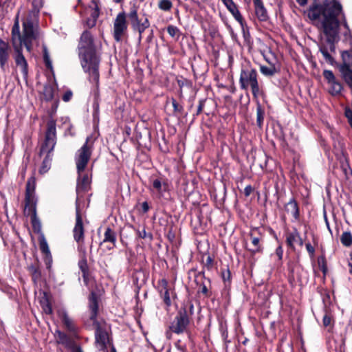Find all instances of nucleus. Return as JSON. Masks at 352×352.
I'll return each mask as SVG.
<instances>
[{
	"instance_id": "nucleus-28",
	"label": "nucleus",
	"mask_w": 352,
	"mask_h": 352,
	"mask_svg": "<svg viewBox=\"0 0 352 352\" xmlns=\"http://www.w3.org/2000/svg\"><path fill=\"white\" fill-rule=\"evenodd\" d=\"M167 32L168 34L175 41H178L182 35V32L177 27L173 25H169L167 27Z\"/></svg>"
},
{
	"instance_id": "nucleus-41",
	"label": "nucleus",
	"mask_w": 352,
	"mask_h": 352,
	"mask_svg": "<svg viewBox=\"0 0 352 352\" xmlns=\"http://www.w3.org/2000/svg\"><path fill=\"white\" fill-rule=\"evenodd\" d=\"M171 102L174 112L176 113H182L183 111V107L181 104H179L174 98L171 99Z\"/></svg>"
},
{
	"instance_id": "nucleus-12",
	"label": "nucleus",
	"mask_w": 352,
	"mask_h": 352,
	"mask_svg": "<svg viewBox=\"0 0 352 352\" xmlns=\"http://www.w3.org/2000/svg\"><path fill=\"white\" fill-rule=\"evenodd\" d=\"M16 52L14 57L15 63L18 67H20L23 78L27 80L28 76V62L22 54V46L14 47Z\"/></svg>"
},
{
	"instance_id": "nucleus-58",
	"label": "nucleus",
	"mask_w": 352,
	"mask_h": 352,
	"mask_svg": "<svg viewBox=\"0 0 352 352\" xmlns=\"http://www.w3.org/2000/svg\"><path fill=\"white\" fill-rule=\"evenodd\" d=\"M222 336H223V339L226 340L228 338V332L226 331H223Z\"/></svg>"
},
{
	"instance_id": "nucleus-59",
	"label": "nucleus",
	"mask_w": 352,
	"mask_h": 352,
	"mask_svg": "<svg viewBox=\"0 0 352 352\" xmlns=\"http://www.w3.org/2000/svg\"><path fill=\"white\" fill-rule=\"evenodd\" d=\"M175 346H177V347L180 351H182V352H184V349H183L182 346H180L178 344H175Z\"/></svg>"
},
{
	"instance_id": "nucleus-20",
	"label": "nucleus",
	"mask_w": 352,
	"mask_h": 352,
	"mask_svg": "<svg viewBox=\"0 0 352 352\" xmlns=\"http://www.w3.org/2000/svg\"><path fill=\"white\" fill-rule=\"evenodd\" d=\"M12 42L13 47L22 46V36L20 33V27L18 19L16 20L12 29Z\"/></svg>"
},
{
	"instance_id": "nucleus-40",
	"label": "nucleus",
	"mask_w": 352,
	"mask_h": 352,
	"mask_svg": "<svg viewBox=\"0 0 352 352\" xmlns=\"http://www.w3.org/2000/svg\"><path fill=\"white\" fill-rule=\"evenodd\" d=\"M136 233L141 239H148L149 240H152L153 239L152 234L151 233H147L145 229H142V230H138Z\"/></svg>"
},
{
	"instance_id": "nucleus-51",
	"label": "nucleus",
	"mask_w": 352,
	"mask_h": 352,
	"mask_svg": "<svg viewBox=\"0 0 352 352\" xmlns=\"http://www.w3.org/2000/svg\"><path fill=\"white\" fill-rule=\"evenodd\" d=\"M252 192V188L251 186H247L244 189V193L245 196H249Z\"/></svg>"
},
{
	"instance_id": "nucleus-48",
	"label": "nucleus",
	"mask_w": 352,
	"mask_h": 352,
	"mask_svg": "<svg viewBox=\"0 0 352 352\" xmlns=\"http://www.w3.org/2000/svg\"><path fill=\"white\" fill-rule=\"evenodd\" d=\"M222 278H223V280L225 282L230 280V272L229 270H228L226 272H223L222 273Z\"/></svg>"
},
{
	"instance_id": "nucleus-46",
	"label": "nucleus",
	"mask_w": 352,
	"mask_h": 352,
	"mask_svg": "<svg viewBox=\"0 0 352 352\" xmlns=\"http://www.w3.org/2000/svg\"><path fill=\"white\" fill-rule=\"evenodd\" d=\"M85 23L88 28H93L96 25V20L91 18H89L86 20Z\"/></svg>"
},
{
	"instance_id": "nucleus-19",
	"label": "nucleus",
	"mask_w": 352,
	"mask_h": 352,
	"mask_svg": "<svg viewBox=\"0 0 352 352\" xmlns=\"http://www.w3.org/2000/svg\"><path fill=\"white\" fill-rule=\"evenodd\" d=\"M36 186V179L34 177H31L28 179L26 184L25 201L26 205L30 204L33 201L34 194Z\"/></svg>"
},
{
	"instance_id": "nucleus-30",
	"label": "nucleus",
	"mask_w": 352,
	"mask_h": 352,
	"mask_svg": "<svg viewBox=\"0 0 352 352\" xmlns=\"http://www.w3.org/2000/svg\"><path fill=\"white\" fill-rule=\"evenodd\" d=\"M340 241L345 247L352 245V234L350 232H344L340 236Z\"/></svg>"
},
{
	"instance_id": "nucleus-23",
	"label": "nucleus",
	"mask_w": 352,
	"mask_h": 352,
	"mask_svg": "<svg viewBox=\"0 0 352 352\" xmlns=\"http://www.w3.org/2000/svg\"><path fill=\"white\" fill-rule=\"evenodd\" d=\"M153 188L158 195L162 197L163 193L168 190V185L165 180L157 178L153 181Z\"/></svg>"
},
{
	"instance_id": "nucleus-64",
	"label": "nucleus",
	"mask_w": 352,
	"mask_h": 352,
	"mask_svg": "<svg viewBox=\"0 0 352 352\" xmlns=\"http://www.w3.org/2000/svg\"><path fill=\"white\" fill-rule=\"evenodd\" d=\"M204 292H206V287H204Z\"/></svg>"
},
{
	"instance_id": "nucleus-1",
	"label": "nucleus",
	"mask_w": 352,
	"mask_h": 352,
	"mask_svg": "<svg viewBox=\"0 0 352 352\" xmlns=\"http://www.w3.org/2000/svg\"><path fill=\"white\" fill-rule=\"evenodd\" d=\"M308 17L326 36L320 45V52L324 58L332 63L333 58L331 53L335 52V42L338 38L339 27L342 24L346 31V38L351 37V32L342 5L337 1H325L322 3H315L307 11Z\"/></svg>"
},
{
	"instance_id": "nucleus-37",
	"label": "nucleus",
	"mask_w": 352,
	"mask_h": 352,
	"mask_svg": "<svg viewBox=\"0 0 352 352\" xmlns=\"http://www.w3.org/2000/svg\"><path fill=\"white\" fill-rule=\"evenodd\" d=\"M323 76L327 80L328 83L333 82L336 78L333 73L331 70H324L323 72Z\"/></svg>"
},
{
	"instance_id": "nucleus-14",
	"label": "nucleus",
	"mask_w": 352,
	"mask_h": 352,
	"mask_svg": "<svg viewBox=\"0 0 352 352\" xmlns=\"http://www.w3.org/2000/svg\"><path fill=\"white\" fill-rule=\"evenodd\" d=\"M223 3L227 9L231 12L234 18L240 23L241 26L243 25V19L241 16L236 5L232 0H222Z\"/></svg>"
},
{
	"instance_id": "nucleus-16",
	"label": "nucleus",
	"mask_w": 352,
	"mask_h": 352,
	"mask_svg": "<svg viewBox=\"0 0 352 352\" xmlns=\"http://www.w3.org/2000/svg\"><path fill=\"white\" fill-rule=\"evenodd\" d=\"M89 308L90 310V320L94 323L96 321L98 311V302L96 294L93 292L91 294L89 298Z\"/></svg>"
},
{
	"instance_id": "nucleus-32",
	"label": "nucleus",
	"mask_w": 352,
	"mask_h": 352,
	"mask_svg": "<svg viewBox=\"0 0 352 352\" xmlns=\"http://www.w3.org/2000/svg\"><path fill=\"white\" fill-rule=\"evenodd\" d=\"M43 96L46 100H51L54 97V89L51 85H45L43 88Z\"/></svg>"
},
{
	"instance_id": "nucleus-29",
	"label": "nucleus",
	"mask_w": 352,
	"mask_h": 352,
	"mask_svg": "<svg viewBox=\"0 0 352 352\" xmlns=\"http://www.w3.org/2000/svg\"><path fill=\"white\" fill-rule=\"evenodd\" d=\"M116 241V236L114 231H113L110 228H107L104 234L103 242H110L115 245Z\"/></svg>"
},
{
	"instance_id": "nucleus-27",
	"label": "nucleus",
	"mask_w": 352,
	"mask_h": 352,
	"mask_svg": "<svg viewBox=\"0 0 352 352\" xmlns=\"http://www.w3.org/2000/svg\"><path fill=\"white\" fill-rule=\"evenodd\" d=\"M40 304L41 306V308L43 309V311L46 314H52V309L51 304L50 302V300L47 296L46 293L43 294V296L40 300Z\"/></svg>"
},
{
	"instance_id": "nucleus-53",
	"label": "nucleus",
	"mask_w": 352,
	"mask_h": 352,
	"mask_svg": "<svg viewBox=\"0 0 352 352\" xmlns=\"http://www.w3.org/2000/svg\"><path fill=\"white\" fill-rule=\"evenodd\" d=\"M212 259L210 256H208L207 258H206V265L210 267L212 265Z\"/></svg>"
},
{
	"instance_id": "nucleus-15",
	"label": "nucleus",
	"mask_w": 352,
	"mask_h": 352,
	"mask_svg": "<svg viewBox=\"0 0 352 352\" xmlns=\"http://www.w3.org/2000/svg\"><path fill=\"white\" fill-rule=\"evenodd\" d=\"M78 180L76 192L78 194L80 192H84L87 190L89 184L90 179L88 174L85 173V171H82L81 173H78Z\"/></svg>"
},
{
	"instance_id": "nucleus-45",
	"label": "nucleus",
	"mask_w": 352,
	"mask_h": 352,
	"mask_svg": "<svg viewBox=\"0 0 352 352\" xmlns=\"http://www.w3.org/2000/svg\"><path fill=\"white\" fill-rule=\"evenodd\" d=\"M72 92L71 91H67L63 96V100L65 102H68L72 99Z\"/></svg>"
},
{
	"instance_id": "nucleus-54",
	"label": "nucleus",
	"mask_w": 352,
	"mask_h": 352,
	"mask_svg": "<svg viewBox=\"0 0 352 352\" xmlns=\"http://www.w3.org/2000/svg\"><path fill=\"white\" fill-rule=\"evenodd\" d=\"M148 208H149V207H148V205L147 202H144L142 204V209H143V210L144 212H147L148 210Z\"/></svg>"
},
{
	"instance_id": "nucleus-11",
	"label": "nucleus",
	"mask_w": 352,
	"mask_h": 352,
	"mask_svg": "<svg viewBox=\"0 0 352 352\" xmlns=\"http://www.w3.org/2000/svg\"><path fill=\"white\" fill-rule=\"evenodd\" d=\"M10 53L11 49L9 44L0 38V67L3 72L6 71Z\"/></svg>"
},
{
	"instance_id": "nucleus-49",
	"label": "nucleus",
	"mask_w": 352,
	"mask_h": 352,
	"mask_svg": "<svg viewBox=\"0 0 352 352\" xmlns=\"http://www.w3.org/2000/svg\"><path fill=\"white\" fill-rule=\"evenodd\" d=\"M276 254L278 256L279 260L282 259L283 254V248L281 246H278L276 249Z\"/></svg>"
},
{
	"instance_id": "nucleus-56",
	"label": "nucleus",
	"mask_w": 352,
	"mask_h": 352,
	"mask_svg": "<svg viewBox=\"0 0 352 352\" xmlns=\"http://www.w3.org/2000/svg\"><path fill=\"white\" fill-rule=\"evenodd\" d=\"M324 220H325V223H326V225H327V227L328 230H329V231H331V228H330L329 223V221H328V219H327V215H326V214H324Z\"/></svg>"
},
{
	"instance_id": "nucleus-34",
	"label": "nucleus",
	"mask_w": 352,
	"mask_h": 352,
	"mask_svg": "<svg viewBox=\"0 0 352 352\" xmlns=\"http://www.w3.org/2000/svg\"><path fill=\"white\" fill-rule=\"evenodd\" d=\"M90 8H91V18L97 21L100 12L98 6L95 1H92V6H90Z\"/></svg>"
},
{
	"instance_id": "nucleus-38",
	"label": "nucleus",
	"mask_w": 352,
	"mask_h": 352,
	"mask_svg": "<svg viewBox=\"0 0 352 352\" xmlns=\"http://www.w3.org/2000/svg\"><path fill=\"white\" fill-rule=\"evenodd\" d=\"M40 249L42 252L46 255H48L50 253L47 243L44 238H42L40 240Z\"/></svg>"
},
{
	"instance_id": "nucleus-39",
	"label": "nucleus",
	"mask_w": 352,
	"mask_h": 352,
	"mask_svg": "<svg viewBox=\"0 0 352 352\" xmlns=\"http://www.w3.org/2000/svg\"><path fill=\"white\" fill-rule=\"evenodd\" d=\"M56 333L58 335V342L61 344H67L69 342L68 337L63 333L60 331H57Z\"/></svg>"
},
{
	"instance_id": "nucleus-44",
	"label": "nucleus",
	"mask_w": 352,
	"mask_h": 352,
	"mask_svg": "<svg viewBox=\"0 0 352 352\" xmlns=\"http://www.w3.org/2000/svg\"><path fill=\"white\" fill-rule=\"evenodd\" d=\"M305 246H306V249H307V252H309L310 256L311 258H313L314 256V253H315L314 248L310 243H307Z\"/></svg>"
},
{
	"instance_id": "nucleus-55",
	"label": "nucleus",
	"mask_w": 352,
	"mask_h": 352,
	"mask_svg": "<svg viewBox=\"0 0 352 352\" xmlns=\"http://www.w3.org/2000/svg\"><path fill=\"white\" fill-rule=\"evenodd\" d=\"M296 1L299 5L302 6L306 5L307 3V0H296Z\"/></svg>"
},
{
	"instance_id": "nucleus-61",
	"label": "nucleus",
	"mask_w": 352,
	"mask_h": 352,
	"mask_svg": "<svg viewBox=\"0 0 352 352\" xmlns=\"http://www.w3.org/2000/svg\"><path fill=\"white\" fill-rule=\"evenodd\" d=\"M111 352H116V350L113 346L111 348Z\"/></svg>"
},
{
	"instance_id": "nucleus-50",
	"label": "nucleus",
	"mask_w": 352,
	"mask_h": 352,
	"mask_svg": "<svg viewBox=\"0 0 352 352\" xmlns=\"http://www.w3.org/2000/svg\"><path fill=\"white\" fill-rule=\"evenodd\" d=\"M263 117L262 113H261L260 109H258V111H257V122L259 126L261 125V124L263 122Z\"/></svg>"
},
{
	"instance_id": "nucleus-35",
	"label": "nucleus",
	"mask_w": 352,
	"mask_h": 352,
	"mask_svg": "<svg viewBox=\"0 0 352 352\" xmlns=\"http://www.w3.org/2000/svg\"><path fill=\"white\" fill-rule=\"evenodd\" d=\"M29 270L32 274V280L36 283L41 278L40 271L33 265L29 267Z\"/></svg>"
},
{
	"instance_id": "nucleus-9",
	"label": "nucleus",
	"mask_w": 352,
	"mask_h": 352,
	"mask_svg": "<svg viewBox=\"0 0 352 352\" xmlns=\"http://www.w3.org/2000/svg\"><path fill=\"white\" fill-rule=\"evenodd\" d=\"M23 26L22 45H24L27 50L30 52L32 41L36 38L34 24L30 20L27 19L23 22Z\"/></svg>"
},
{
	"instance_id": "nucleus-8",
	"label": "nucleus",
	"mask_w": 352,
	"mask_h": 352,
	"mask_svg": "<svg viewBox=\"0 0 352 352\" xmlns=\"http://www.w3.org/2000/svg\"><path fill=\"white\" fill-rule=\"evenodd\" d=\"M127 15L124 12H119L113 21V36L117 42H120L127 32Z\"/></svg>"
},
{
	"instance_id": "nucleus-17",
	"label": "nucleus",
	"mask_w": 352,
	"mask_h": 352,
	"mask_svg": "<svg viewBox=\"0 0 352 352\" xmlns=\"http://www.w3.org/2000/svg\"><path fill=\"white\" fill-rule=\"evenodd\" d=\"M256 230H253L251 231L250 234V236L251 239V245L252 248H250L248 250L252 254H256L258 252H262L263 248L261 244V240L262 239L261 236H256L255 232Z\"/></svg>"
},
{
	"instance_id": "nucleus-13",
	"label": "nucleus",
	"mask_w": 352,
	"mask_h": 352,
	"mask_svg": "<svg viewBox=\"0 0 352 352\" xmlns=\"http://www.w3.org/2000/svg\"><path fill=\"white\" fill-rule=\"evenodd\" d=\"M96 346L99 351H103L106 349L109 342L107 333L100 328H97L95 333Z\"/></svg>"
},
{
	"instance_id": "nucleus-63",
	"label": "nucleus",
	"mask_w": 352,
	"mask_h": 352,
	"mask_svg": "<svg viewBox=\"0 0 352 352\" xmlns=\"http://www.w3.org/2000/svg\"><path fill=\"white\" fill-rule=\"evenodd\" d=\"M116 3H119L121 0H113Z\"/></svg>"
},
{
	"instance_id": "nucleus-43",
	"label": "nucleus",
	"mask_w": 352,
	"mask_h": 352,
	"mask_svg": "<svg viewBox=\"0 0 352 352\" xmlns=\"http://www.w3.org/2000/svg\"><path fill=\"white\" fill-rule=\"evenodd\" d=\"M79 267L82 272L83 277H85L87 274V265L86 261H81L78 263Z\"/></svg>"
},
{
	"instance_id": "nucleus-42",
	"label": "nucleus",
	"mask_w": 352,
	"mask_h": 352,
	"mask_svg": "<svg viewBox=\"0 0 352 352\" xmlns=\"http://www.w3.org/2000/svg\"><path fill=\"white\" fill-rule=\"evenodd\" d=\"M43 0H33L32 6L34 11L39 12L40 9L43 6Z\"/></svg>"
},
{
	"instance_id": "nucleus-47",
	"label": "nucleus",
	"mask_w": 352,
	"mask_h": 352,
	"mask_svg": "<svg viewBox=\"0 0 352 352\" xmlns=\"http://www.w3.org/2000/svg\"><path fill=\"white\" fill-rule=\"evenodd\" d=\"M331 321V319L329 316H328L327 314L324 316L323 320H322L324 326L328 327L329 325H330Z\"/></svg>"
},
{
	"instance_id": "nucleus-52",
	"label": "nucleus",
	"mask_w": 352,
	"mask_h": 352,
	"mask_svg": "<svg viewBox=\"0 0 352 352\" xmlns=\"http://www.w3.org/2000/svg\"><path fill=\"white\" fill-rule=\"evenodd\" d=\"M203 107H204V103L202 101H200L199 104L197 108V115H198L199 113H200L202 111Z\"/></svg>"
},
{
	"instance_id": "nucleus-7",
	"label": "nucleus",
	"mask_w": 352,
	"mask_h": 352,
	"mask_svg": "<svg viewBox=\"0 0 352 352\" xmlns=\"http://www.w3.org/2000/svg\"><path fill=\"white\" fill-rule=\"evenodd\" d=\"M190 321L187 311L184 309L178 311L174 320L169 326L170 331L176 334H181L186 331Z\"/></svg>"
},
{
	"instance_id": "nucleus-24",
	"label": "nucleus",
	"mask_w": 352,
	"mask_h": 352,
	"mask_svg": "<svg viewBox=\"0 0 352 352\" xmlns=\"http://www.w3.org/2000/svg\"><path fill=\"white\" fill-rule=\"evenodd\" d=\"M285 210L297 220L299 218V208L296 201L292 198L285 206Z\"/></svg>"
},
{
	"instance_id": "nucleus-57",
	"label": "nucleus",
	"mask_w": 352,
	"mask_h": 352,
	"mask_svg": "<svg viewBox=\"0 0 352 352\" xmlns=\"http://www.w3.org/2000/svg\"><path fill=\"white\" fill-rule=\"evenodd\" d=\"M349 265L350 267V272L352 274V255L350 257V259L349 261Z\"/></svg>"
},
{
	"instance_id": "nucleus-36",
	"label": "nucleus",
	"mask_w": 352,
	"mask_h": 352,
	"mask_svg": "<svg viewBox=\"0 0 352 352\" xmlns=\"http://www.w3.org/2000/svg\"><path fill=\"white\" fill-rule=\"evenodd\" d=\"M43 59L46 67L48 69H52V63L50 58V54L46 47H43Z\"/></svg>"
},
{
	"instance_id": "nucleus-62",
	"label": "nucleus",
	"mask_w": 352,
	"mask_h": 352,
	"mask_svg": "<svg viewBox=\"0 0 352 352\" xmlns=\"http://www.w3.org/2000/svg\"><path fill=\"white\" fill-rule=\"evenodd\" d=\"M322 271H323V272H324V273H325V272H326V267H325V266H323V267H322Z\"/></svg>"
},
{
	"instance_id": "nucleus-18",
	"label": "nucleus",
	"mask_w": 352,
	"mask_h": 352,
	"mask_svg": "<svg viewBox=\"0 0 352 352\" xmlns=\"http://www.w3.org/2000/svg\"><path fill=\"white\" fill-rule=\"evenodd\" d=\"M58 316L69 331L74 332L76 331V328L74 321L69 317L67 311L64 309H60L58 311Z\"/></svg>"
},
{
	"instance_id": "nucleus-21",
	"label": "nucleus",
	"mask_w": 352,
	"mask_h": 352,
	"mask_svg": "<svg viewBox=\"0 0 352 352\" xmlns=\"http://www.w3.org/2000/svg\"><path fill=\"white\" fill-rule=\"evenodd\" d=\"M286 242L287 245L292 248H294V245L296 243L299 244L300 246L303 245L302 239L296 229H294L293 232L287 234Z\"/></svg>"
},
{
	"instance_id": "nucleus-5",
	"label": "nucleus",
	"mask_w": 352,
	"mask_h": 352,
	"mask_svg": "<svg viewBox=\"0 0 352 352\" xmlns=\"http://www.w3.org/2000/svg\"><path fill=\"white\" fill-rule=\"evenodd\" d=\"M94 150V141L91 136L87 138L85 144L75 154V163L77 173L85 171Z\"/></svg>"
},
{
	"instance_id": "nucleus-10",
	"label": "nucleus",
	"mask_w": 352,
	"mask_h": 352,
	"mask_svg": "<svg viewBox=\"0 0 352 352\" xmlns=\"http://www.w3.org/2000/svg\"><path fill=\"white\" fill-rule=\"evenodd\" d=\"M74 239L78 243L84 242V227L80 214L78 199L76 201V223L73 229Z\"/></svg>"
},
{
	"instance_id": "nucleus-26",
	"label": "nucleus",
	"mask_w": 352,
	"mask_h": 352,
	"mask_svg": "<svg viewBox=\"0 0 352 352\" xmlns=\"http://www.w3.org/2000/svg\"><path fill=\"white\" fill-rule=\"evenodd\" d=\"M261 73L266 77H272L279 72V69L276 68L274 65L270 66L261 65Z\"/></svg>"
},
{
	"instance_id": "nucleus-2",
	"label": "nucleus",
	"mask_w": 352,
	"mask_h": 352,
	"mask_svg": "<svg viewBox=\"0 0 352 352\" xmlns=\"http://www.w3.org/2000/svg\"><path fill=\"white\" fill-rule=\"evenodd\" d=\"M78 50L82 69L89 74V81L94 84V91H97L100 79V58L97 55L94 39L90 32L85 30L82 32Z\"/></svg>"
},
{
	"instance_id": "nucleus-3",
	"label": "nucleus",
	"mask_w": 352,
	"mask_h": 352,
	"mask_svg": "<svg viewBox=\"0 0 352 352\" xmlns=\"http://www.w3.org/2000/svg\"><path fill=\"white\" fill-rule=\"evenodd\" d=\"M56 144V122L51 118L47 123V131L45 133V142L43 144L41 152L46 153L47 155L43 160L42 166L39 170L40 173H45L50 167L51 153L53 151Z\"/></svg>"
},
{
	"instance_id": "nucleus-31",
	"label": "nucleus",
	"mask_w": 352,
	"mask_h": 352,
	"mask_svg": "<svg viewBox=\"0 0 352 352\" xmlns=\"http://www.w3.org/2000/svg\"><path fill=\"white\" fill-rule=\"evenodd\" d=\"M329 92L332 95L339 94L342 89V85L337 80L333 81V82L329 83Z\"/></svg>"
},
{
	"instance_id": "nucleus-4",
	"label": "nucleus",
	"mask_w": 352,
	"mask_h": 352,
	"mask_svg": "<svg viewBox=\"0 0 352 352\" xmlns=\"http://www.w3.org/2000/svg\"><path fill=\"white\" fill-rule=\"evenodd\" d=\"M239 85L243 90L250 89L254 98H257L261 94L257 71L251 66L242 67L239 78Z\"/></svg>"
},
{
	"instance_id": "nucleus-33",
	"label": "nucleus",
	"mask_w": 352,
	"mask_h": 352,
	"mask_svg": "<svg viewBox=\"0 0 352 352\" xmlns=\"http://www.w3.org/2000/svg\"><path fill=\"white\" fill-rule=\"evenodd\" d=\"M159 8L164 11H168L171 9L173 4L170 0H161L158 4Z\"/></svg>"
},
{
	"instance_id": "nucleus-6",
	"label": "nucleus",
	"mask_w": 352,
	"mask_h": 352,
	"mask_svg": "<svg viewBox=\"0 0 352 352\" xmlns=\"http://www.w3.org/2000/svg\"><path fill=\"white\" fill-rule=\"evenodd\" d=\"M132 29L139 33V40L142 39V33L150 27V22L146 14L140 18L138 14V8L133 7L127 14Z\"/></svg>"
},
{
	"instance_id": "nucleus-60",
	"label": "nucleus",
	"mask_w": 352,
	"mask_h": 352,
	"mask_svg": "<svg viewBox=\"0 0 352 352\" xmlns=\"http://www.w3.org/2000/svg\"><path fill=\"white\" fill-rule=\"evenodd\" d=\"M73 352H82L80 348L75 349Z\"/></svg>"
},
{
	"instance_id": "nucleus-22",
	"label": "nucleus",
	"mask_w": 352,
	"mask_h": 352,
	"mask_svg": "<svg viewBox=\"0 0 352 352\" xmlns=\"http://www.w3.org/2000/svg\"><path fill=\"white\" fill-rule=\"evenodd\" d=\"M255 14L260 21H264L267 19V11L261 0H254Z\"/></svg>"
},
{
	"instance_id": "nucleus-25",
	"label": "nucleus",
	"mask_w": 352,
	"mask_h": 352,
	"mask_svg": "<svg viewBox=\"0 0 352 352\" xmlns=\"http://www.w3.org/2000/svg\"><path fill=\"white\" fill-rule=\"evenodd\" d=\"M162 290L160 291L161 296L163 298L164 303L168 306H170L171 300L169 296V292L168 289V281L165 278H162L159 281Z\"/></svg>"
}]
</instances>
